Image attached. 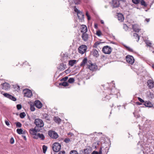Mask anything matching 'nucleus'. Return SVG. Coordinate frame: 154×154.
I'll list each match as a JSON object with an SVG mask.
<instances>
[{"instance_id": "nucleus-56", "label": "nucleus", "mask_w": 154, "mask_h": 154, "mask_svg": "<svg viewBox=\"0 0 154 154\" xmlns=\"http://www.w3.org/2000/svg\"><path fill=\"white\" fill-rule=\"evenodd\" d=\"M10 143L12 144L14 143V140L13 137L11 138L10 140Z\"/></svg>"}, {"instance_id": "nucleus-59", "label": "nucleus", "mask_w": 154, "mask_h": 154, "mask_svg": "<svg viewBox=\"0 0 154 154\" xmlns=\"http://www.w3.org/2000/svg\"><path fill=\"white\" fill-rule=\"evenodd\" d=\"M58 154H65V151H62L60 152Z\"/></svg>"}, {"instance_id": "nucleus-15", "label": "nucleus", "mask_w": 154, "mask_h": 154, "mask_svg": "<svg viewBox=\"0 0 154 154\" xmlns=\"http://www.w3.org/2000/svg\"><path fill=\"white\" fill-rule=\"evenodd\" d=\"M35 106L38 109L41 108L42 106V104L41 102L38 100H35L34 103Z\"/></svg>"}, {"instance_id": "nucleus-34", "label": "nucleus", "mask_w": 154, "mask_h": 154, "mask_svg": "<svg viewBox=\"0 0 154 154\" xmlns=\"http://www.w3.org/2000/svg\"><path fill=\"white\" fill-rule=\"evenodd\" d=\"M35 105L34 103H32L30 104V109L32 111H35V109L34 107Z\"/></svg>"}, {"instance_id": "nucleus-62", "label": "nucleus", "mask_w": 154, "mask_h": 154, "mask_svg": "<svg viewBox=\"0 0 154 154\" xmlns=\"http://www.w3.org/2000/svg\"><path fill=\"white\" fill-rule=\"evenodd\" d=\"M136 103L138 105H141L142 104V103L140 102H136Z\"/></svg>"}, {"instance_id": "nucleus-18", "label": "nucleus", "mask_w": 154, "mask_h": 154, "mask_svg": "<svg viewBox=\"0 0 154 154\" xmlns=\"http://www.w3.org/2000/svg\"><path fill=\"white\" fill-rule=\"evenodd\" d=\"M117 16L119 20L121 22L123 21L124 19V18L123 15L122 14L120 13H117Z\"/></svg>"}, {"instance_id": "nucleus-5", "label": "nucleus", "mask_w": 154, "mask_h": 154, "mask_svg": "<svg viewBox=\"0 0 154 154\" xmlns=\"http://www.w3.org/2000/svg\"><path fill=\"white\" fill-rule=\"evenodd\" d=\"M87 67L91 71H94L98 70V66L95 63H94L91 64H88V63H87Z\"/></svg>"}, {"instance_id": "nucleus-11", "label": "nucleus", "mask_w": 154, "mask_h": 154, "mask_svg": "<svg viewBox=\"0 0 154 154\" xmlns=\"http://www.w3.org/2000/svg\"><path fill=\"white\" fill-rule=\"evenodd\" d=\"M23 91L24 93V96L28 97H30L32 95V91L29 89H24Z\"/></svg>"}, {"instance_id": "nucleus-47", "label": "nucleus", "mask_w": 154, "mask_h": 154, "mask_svg": "<svg viewBox=\"0 0 154 154\" xmlns=\"http://www.w3.org/2000/svg\"><path fill=\"white\" fill-rule=\"evenodd\" d=\"M148 97L151 99L153 98L154 97L153 94L151 92H149V94H148Z\"/></svg>"}, {"instance_id": "nucleus-64", "label": "nucleus", "mask_w": 154, "mask_h": 154, "mask_svg": "<svg viewBox=\"0 0 154 154\" xmlns=\"http://www.w3.org/2000/svg\"><path fill=\"white\" fill-rule=\"evenodd\" d=\"M88 64H93V63H92V62L91 60H88Z\"/></svg>"}, {"instance_id": "nucleus-61", "label": "nucleus", "mask_w": 154, "mask_h": 154, "mask_svg": "<svg viewBox=\"0 0 154 154\" xmlns=\"http://www.w3.org/2000/svg\"><path fill=\"white\" fill-rule=\"evenodd\" d=\"M15 86L16 87H17V89H16V90H19L20 89V87L18 85H15Z\"/></svg>"}, {"instance_id": "nucleus-7", "label": "nucleus", "mask_w": 154, "mask_h": 154, "mask_svg": "<svg viewBox=\"0 0 154 154\" xmlns=\"http://www.w3.org/2000/svg\"><path fill=\"white\" fill-rule=\"evenodd\" d=\"M34 123L36 126L38 127L42 128L44 126L43 121L41 119H38L35 120Z\"/></svg>"}, {"instance_id": "nucleus-29", "label": "nucleus", "mask_w": 154, "mask_h": 154, "mask_svg": "<svg viewBox=\"0 0 154 154\" xmlns=\"http://www.w3.org/2000/svg\"><path fill=\"white\" fill-rule=\"evenodd\" d=\"M133 36L134 37V38L136 39V41L137 42H138L139 40L140 36L139 35L137 34L136 33H134Z\"/></svg>"}, {"instance_id": "nucleus-13", "label": "nucleus", "mask_w": 154, "mask_h": 154, "mask_svg": "<svg viewBox=\"0 0 154 154\" xmlns=\"http://www.w3.org/2000/svg\"><path fill=\"white\" fill-rule=\"evenodd\" d=\"M147 83L148 87L149 89H152L154 87V82L152 80H148L147 81Z\"/></svg>"}, {"instance_id": "nucleus-2", "label": "nucleus", "mask_w": 154, "mask_h": 154, "mask_svg": "<svg viewBox=\"0 0 154 154\" xmlns=\"http://www.w3.org/2000/svg\"><path fill=\"white\" fill-rule=\"evenodd\" d=\"M52 148L54 152H57L61 149V145L58 143H55L53 144Z\"/></svg>"}, {"instance_id": "nucleus-39", "label": "nucleus", "mask_w": 154, "mask_h": 154, "mask_svg": "<svg viewBox=\"0 0 154 154\" xmlns=\"http://www.w3.org/2000/svg\"><path fill=\"white\" fill-rule=\"evenodd\" d=\"M145 43L147 46L151 47V45L152 44V43L148 40H146Z\"/></svg>"}, {"instance_id": "nucleus-37", "label": "nucleus", "mask_w": 154, "mask_h": 154, "mask_svg": "<svg viewBox=\"0 0 154 154\" xmlns=\"http://www.w3.org/2000/svg\"><path fill=\"white\" fill-rule=\"evenodd\" d=\"M26 116V114L24 112H22L20 113V116L21 119L23 118Z\"/></svg>"}, {"instance_id": "nucleus-52", "label": "nucleus", "mask_w": 154, "mask_h": 154, "mask_svg": "<svg viewBox=\"0 0 154 154\" xmlns=\"http://www.w3.org/2000/svg\"><path fill=\"white\" fill-rule=\"evenodd\" d=\"M68 79V77L67 76H65L63 78L61 79L60 80V81H66Z\"/></svg>"}, {"instance_id": "nucleus-54", "label": "nucleus", "mask_w": 154, "mask_h": 154, "mask_svg": "<svg viewBox=\"0 0 154 154\" xmlns=\"http://www.w3.org/2000/svg\"><path fill=\"white\" fill-rule=\"evenodd\" d=\"M70 154H77V151L76 150H72L70 152Z\"/></svg>"}, {"instance_id": "nucleus-55", "label": "nucleus", "mask_w": 154, "mask_h": 154, "mask_svg": "<svg viewBox=\"0 0 154 154\" xmlns=\"http://www.w3.org/2000/svg\"><path fill=\"white\" fill-rule=\"evenodd\" d=\"M34 136L33 137V138L36 139H37L38 138V133L37 134H34Z\"/></svg>"}, {"instance_id": "nucleus-43", "label": "nucleus", "mask_w": 154, "mask_h": 154, "mask_svg": "<svg viewBox=\"0 0 154 154\" xmlns=\"http://www.w3.org/2000/svg\"><path fill=\"white\" fill-rule=\"evenodd\" d=\"M15 124L17 128H20L22 126V124L20 122H16Z\"/></svg>"}, {"instance_id": "nucleus-44", "label": "nucleus", "mask_w": 154, "mask_h": 154, "mask_svg": "<svg viewBox=\"0 0 154 154\" xmlns=\"http://www.w3.org/2000/svg\"><path fill=\"white\" fill-rule=\"evenodd\" d=\"M133 3L135 4H137L140 3V0H132Z\"/></svg>"}, {"instance_id": "nucleus-51", "label": "nucleus", "mask_w": 154, "mask_h": 154, "mask_svg": "<svg viewBox=\"0 0 154 154\" xmlns=\"http://www.w3.org/2000/svg\"><path fill=\"white\" fill-rule=\"evenodd\" d=\"M126 49L128 51L131 52H134L133 50L128 47H126Z\"/></svg>"}, {"instance_id": "nucleus-20", "label": "nucleus", "mask_w": 154, "mask_h": 154, "mask_svg": "<svg viewBox=\"0 0 154 154\" xmlns=\"http://www.w3.org/2000/svg\"><path fill=\"white\" fill-rule=\"evenodd\" d=\"M132 28L134 31L136 32H138L140 30L138 28V26L137 24L132 25Z\"/></svg>"}, {"instance_id": "nucleus-46", "label": "nucleus", "mask_w": 154, "mask_h": 154, "mask_svg": "<svg viewBox=\"0 0 154 154\" xmlns=\"http://www.w3.org/2000/svg\"><path fill=\"white\" fill-rule=\"evenodd\" d=\"M96 34L98 36H100L102 34V32L100 30L97 31Z\"/></svg>"}, {"instance_id": "nucleus-26", "label": "nucleus", "mask_w": 154, "mask_h": 154, "mask_svg": "<svg viewBox=\"0 0 154 154\" xmlns=\"http://www.w3.org/2000/svg\"><path fill=\"white\" fill-rule=\"evenodd\" d=\"M74 11H75V13L73 12L74 14V21L75 22L76 21V19H77V17H76V15H77V8H76V6H74Z\"/></svg>"}, {"instance_id": "nucleus-49", "label": "nucleus", "mask_w": 154, "mask_h": 154, "mask_svg": "<svg viewBox=\"0 0 154 154\" xmlns=\"http://www.w3.org/2000/svg\"><path fill=\"white\" fill-rule=\"evenodd\" d=\"M64 141L65 143H69V142H70L71 140L69 138H66L64 139Z\"/></svg>"}, {"instance_id": "nucleus-38", "label": "nucleus", "mask_w": 154, "mask_h": 154, "mask_svg": "<svg viewBox=\"0 0 154 154\" xmlns=\"http://www.w3.org/2000/svg\"><path fill=\"white\" fill-rule=\"evenodd\" d=\"M47 147L45 146V145H44L42 146V149L43 151V152L44 153H45L47 149Z\"/></svg>"}, {"instance_id": "nucleus-21", "label": "nucleus", "mask_w": 154, "mask_h": 154, "mask_svg": "<svg viewBox=\"0 0 154 154\" xmlns=\"http://www.w3.org/2000/svg\"><path fill=\"white\" fill-rule=\"evenodd\" d=\"M92 55L94 57L96 58L98 57L99 54H98V51L96 49H93L92 51Z\"/></svg>"}, {"instance_id": "nucleus-12", "label": "nucleus", "mask_w": 154, "mask_h": 154, "mask_svg": "<svg viewBox=\"0 0 154 154\" xmlns=\"http://www.w3.org/2000/svg\"><path fill=\"white\" fill-rule=\"evenodd\" d=\"M82 151V154H88L90 153L92 150V149L90 146H87Z\"/></svg>"}, {"instance_id": "nucleus-63", "label": "nucleus", "mask_w": 154, "mask_h": 154, "mask_svg": "<svg viewBox=\"0 0 154 154\" xmlns=\"http://www.w3.org/2000/svg\"><path fill=\"white\" fill-rule=\"evenodd\" d=\"M94 28L96 29H97V28H98V26H97V23H95L94 24Z\"/></svg>"}, {"instance_id": "nucleus-57", "label": "nucleus", "mask_w": 154, "mask_h": 154, "mask_svg": "<svg viewBox=\"0 0 154 154\" xmlns=\"http://www.w3.org/2000/svg\"><path fill=\"white\" fill-rule=\"evenodd\" d=\"M138 100H139V101L141 103H144V102H145L141 98H140V97H138Z\"/></svg>"}, {"instance_id": "nucleus-58", "label": "nucleus", "mask_w": 154, "mask_h": 154, "mask_svg": "<svg viewBox=\"0 0 154 154\" xmlns=\"http://www.w3.org/2000/svg\"><path fill=\"white\" fill-rule=\"evenodd\" d=\"M70 72V70L67 69L66 70H65L64 71V72L66 74H68V73H69Z\"/></svg>"}, {"instance_id": "nucleus-31", "label": "nucleus", "mask_w": 154, "mask_h": 154, "mask_svg": "<svg viewBox=\"0 0 154 154\" xmlns=\"http://www.w3.org/2000/svg\"><path fill=\"white\" fill-rule=\"evenodd\" d=\"M76 61V60H69L68 62H69V65L71 66H72L75 63Z\"/></svg>"}, {"instance_id": "nucleus-60", "label": "nucleus", "mask_w": 154, "mask_h": 154, "mask_svg": "<svg viewBox=\"0 0 154 154\" xmlns=\"http://www.w3.org/2000/svg\"><path fill=\"white\" fill-rule=\"evenodd\" d=\"M5 122L6 125H7V126H9L10 125V124L9 122L7 121H5Z\"/></svg>"}, {"instance_id": "nucleus-17", "label": "nucleus", "mask_w": 154, "mask_h": 154, "mask_svg": "<svg viewBox=\"0 0 154 154\" xmlns=\"http://www.w3.org/2000/svg\"><path fill=\"white\" fill-rule=\"evenodd\" d=\"M80 28L81 32L82 33L85 32H87L88 31V28L87 26L84 24H82Z\"/></svg>"}, {"instance_id": "nucleus-41", "label": "nucleus", "mask_w": 154, "mask_h": 154, "mask_svg": "<svg viewBox=\"0 0 154 154\" xmlns=\"http://www.w3.org/2000/svg\"><path fill=\"white\" fill-rule=\"evenodd\" d=\"M3 94L5 97L8 98L9 99L10 98L11 96V95L8 93H4Z\"/></svg>"}, {"instance_id": "nucleus-4", "label": "nucleus", "mask_w": 154, "mask_h": 154, "mask_svg": "<svg viewBox=\"0 0 154 154\" xmlns=\"http://www.w3.org/2000/svg\"><path fill=\"white\" fill-rule=\"evenodd\" d=\"M112 49L108 45L104 46L102 50V52L105 54H109L112 52Z\"/></svg>"}, {"instance_id": "nucleus-36", "label": "nucleus", "mask_w": 154, "mask_h": 154, "mask_svg": "<svg viewBox=\"0 0 154 154\" xmlns=\"http://www.w3.org/2000/svg\"><path fill=\"white\" fill-rule=\"evenodd\" d=\"M102 43L101 42H96L94 43L93 46V47L97 48L98 45Z\"/></svg>"}, {"instance_id": "nucleus-1", "label": "nucleus", "mask_w": 154, "mask_h": 154, "mask_svg": "<svg viewBox=\"0 0 154 154\" xmlns=\"http://www.w3.org/2000/svg\"><path fill=\"white\" fill-rule=\"evenodd\" d=\"M61 57L60 60L63 63H66L69 61V57L68 56V54L67 53H63L61 54Z\"/></svg>"}, {"instance_id": "nucleus-33", "label": "nucleus", "mask_w": 154, "mask_h": 154, "mask_svg": "<svg viewBox=\"0 0 154 154\" xmlns=\"http://www.w3.org/2000/svg\"><path fill=\"white\" fill-rule=\"evenodd\" d=\"M140 4L142 5L143 6L145 7H146L147 6V4L146 3L144 0H140Z\"/></svg>"}, {"instance_id": "nucleus-48", "label": "nucleus", "mask_w": 154, "mask_h": 154, "mask_svg": "<svg viewBox=\"0 0 154 154\" xmlns=\"http://www.w3.org/2000/svg\"><path fill=\"white\" fill-rule=\"evenodd\" d=\"M10 99L13 101H16L17 100L16 98L14 96L11 95L10 98H9Z\"/></svg>"}, {"instance_id": "nucleus-32", "label": "nucleus", "mask_w": 154, "mask_h": 154, "mask_svg": "<svg viewBox=\"0 0 154 154\" xmlns=\"http://www.w3.org/2000/svg\"><path fill=\"white\" fill-rule=\"evenodd\" d=\"M68 83L67 82H63L60 83H59V85L63 86L64 87H66L68 86Z\"/></svg>"}, {"instance_id": "nucleus-25", "label": "nucleus", "mask_w": 154, "mask_h": 154, "mask_svg": "<svg viewBox=\"0 0 154 154\" xmlns=\"http://www.w3.org/2000/svg\"><path fill=\"white\" fill-rule=\"evenodd\" d=\"M42 118L43 119H45L48 121L50 120L49 117L48 115L46 113L42 114Z\"/></svg>"}, {"instance_id": "nucleus-28", "label": "nucleus", "mask_w": 154, "mask_h": 154, "mask_svg": "<svg viewBox=\"0 0 154 154\" xmlns=\"http://www.w3.org/2000/svg\"><path fill=\"white\" fill-rule=\"evenodd\" d=\"M102 147L101 146L99 149V151L98 152L97 151H94L91 153V154H102Z\"/></svg>"}, {"instance_id": "nucleus-9", "label": "nucleus", "mask_w": 154, "mask_h": 154, "mask_svg": "<svg viewBox=\"0 0 154 154\" xmlns=\"http://www.w3.org/2000/svg\"><path fill=\"white\" fill-rule=\"evenodd\" d=\"M48 135L52 138L57 139L58 137V135L57 134L55 131L50 130L48 131Z\"/></svg>"}, {"instance_id": "nucleus-3", "label": "nucleus", "mask_w": 154, "mask_h": 154, "mask_svg": "<svg viewBox=\"0 0 154 154\" xmlns=\"http://www.w3.org/2000/svg\"><path fill=\"white\" fill-rule=\"evenodd\" d=\"M87 49L86 45H82L79 46L78 49V52L80 53L83 54L86 52Z\"/></svg>"}, {"instance_id": "nucleus-6", "label": "nucleus", "mask_w": 154, "mask_h": 154, "mask_svg": "<svg viewBox=\"0 0 154 154\" xmlns=\"http://www.w3.org/2000/svg\"><path fill=\"white\" fill-rule=\"evenodd\" d=\"M84 14L82 11L78 9V18L79 20V22L82 23L84 21Z\"/></svg>"}, {"instance_id": "nucleus-19", "label": "nucleus", "mask_w": 154, "mask_h": 154, "mask_svg": "<svg viewBox=\"0 0 154 154\" xmlns=\"http://www.w3.org/2000/svg\"><path fill=\"white\" fill-rule=\"evenodd\" d=\"M3 86V89H4L5 90H7L9 89L10 88V85L8 83L5 82L3 84H2Z\"/></svg>"}, {"instance_id": "nucleus-30", "label": "nucleus", "mask_w": 154, "mask_h": 154, "mask_svg": "<svg viewBox=\"0 0 154 154\" xmlns=\"http://www.w3.org/2000/svg\"><path fill=\"white\" fill-rule=\"evenodd\" d=\"M87 62V57H85L84 58L83 60H82V62L80 66H85V65L86 63Z\"/></svg>"}, {"instance_id": "nucleus-50", "label": "nucleus", "mask_w": 154, "mask_h": 154, "mask_svg": "<svg viewBox=\"0 0 154 154\" xmlns=\"http://www.w3.org/2000/svg\"><path fill=\"white\" fill-rule=\"evenodd\" d=\"M123 28L124 29H125V30L126 31L128 30V27L127 26V24H123Z\"/></svg>"}, {"instance_id": "nucleus-42", "label": "nucleus", "mask_w": 154, "mask_h": 154, "mask_svg": "<svg viewBox=\"0 0 154 154\" xmlns=\"http://www.w3.org/2000/svg\"><path fill=\"white\" fill-rule=\"evenodd\" d=\"M74 81L75 80L73 78H70L68 80V82L70 83H73Z\"/></svg>"}, {"instance_id": "nucleus-40", "label": "nucleus", "mask_w": 154, "mask_h": 154, "mask_svg": "<svg viewBox=\"0 0 154 154\" xmlns=\"http://www.w3.org/2000/svg\"><path fill=\"white\" fill-rule=\"evenodd\" d=\"M17 132L19 134H21L22 133L23 130L21 128L17 129Z\"/></svg>"}, {"instance_id": "nucleus-22", "label": "nucleus", "mask_w": 154, "mask_h": 154, "mask_svg": "<svg viewBox=\"0 0 154 154\" xmlns=\"http://www.w3.org/2000/svg\"><path fill=\"white\" fill-rule=\"evenodd\" d=\"M143 105L146 107H151L152 106V104L149 101H146L145 102L143 103Z\"/></svg>"}, {"instance_id": "nucleus-8", "label": "nucleus", "mask_w": 154, "mask_h": 154, "mask_svg": "<svg viewBox=\"0 0 154 154\" xmlns=\"http://www.w3.org/2000/svg\"><path fill=\"white\" fill-rule=\"evenodd\" d=\"M126 61L132 65L134 62V57L131 55H128L125 57Z\"/></svg>"}, {"instance_id": "nucleus-16", "label": "nucleus", "mask_w": 154, "mask_h": 154, "mask_svg": "<svg viewBox=\"0 0 154 154\" xmlns=\"http://www.w3.org/2000/svg\"><path fill=\"white\" fill-rule=\"evenodd\" d=\"M82 33L81 37L82 40L85 42L87 41L88 38V34L86 33V32H85Z\"/></svg>"}, {"instance_id": "nucleus-23", "label": "nucleus", "mask_w": 154, "mask_h": 154, "mask_svg": "<svg viewBox=\"0 0 154 154\" xmlns=\"http://www.w3.org/2000/svg\"><path fill=\"white\" fill-rule=\"evenodd\" d=\"M36 127L35 128L33 129L32 128L30 129L29 130V133H30L32 135H34L36 134V132L37 131H38L37 130H36Z\"/></svg>"}, {"instance_id": "nucleus-27", "label": "nucleus", "mask_w": 154, "mask_h": 154, "mask_svg": "<svg viewBox=\"0 0 154 154\" xmlns=\"http://www.w3.org/2000/svg\"><path fill=\"white\" fill-rule=\"evenodd\" d=\"M54 120L56 123L60 124L61 122V119L58 116H55L54 118Z\"/></svg>"}, {"instance_id": "nucleus-53", "label": "nucleus", "mask_w": 154, "mask_h": 154, "mask_svg": "<svg viewBox=\"0 0 154 154\" xmlns=\"http://www.w3.org/2000/svg\"><path fill=\"white\" fill-rule=\"evenodd\" d=\"M17 108L18 110L22 108V106L20 104H19L17 105Z\"/></svg>"}, {"instance_id": "nucleus-14", "label": "nucleus", "mask_w": 154, "mask_h": 154, "mask_svg": "<svg viewBox=\"0 0 154 154\" xmlns=\"http://www.w3.org/2000/svg\"><path fill=\"white\" fill-rule=\"evenodd\" d=\"M57 69L60 71H63L67 68L66 64L61 63L57 67Z\"/></svg>"}, {"instance_id": "nucleus-10", "label": "nucleus", "mask_w": 154, "mask_h": 154, "mask_svg": "<svg viewBox=\"0 0 154 154\" xmlns=\"http://www.w3.org/2000/svg\"><path fill=\"white\" fill-rule=\"evenodd\" d=\"M111 6L113 8L119 7L120 3L119 0H112L111 3Z\"/></svg>"}, {"instance_id": "nucleus-35", "label": "nucleus", "mask_w": 154, "mask_h": 154, "mask_svg": "<svg viewBox=\"0 0 154 154\" xmlns=\"http://www.w3.org/2000/svg\"><path fill=\"white\" fill-rule=\"evenodd\" d=\"M38 137L40 138L42 140H43L45 139V137L43 134L38 133Z\"/></svg>"}, {"instance_id": "nucleus-45", "label": "nucleus", "mask_w": 154, "mask_h": 154, "mask_svg": "<svg viewBox=\"0 0 154 154\" xmlns=\"http://www.w3.org/2000/svg\"><path fill=\"white\" fill-rule=\"evenodd\" d=\"M86 15L87 17L88 20H90L91 19V17L88 11H87L86 12Z\"/></svg>"}, {"instance_id": "nucleus-24", "label": "nucleus", "mask_w": 154, "mask_h": 154, "mask_svg": "<svg viewBox=\"0 0 154 154\" xmlns=\"http://www.w3.org/2000/svg\"><path fill=\"white\" fill-rule=\"evenodd\" d=\"M103 98H102L103 101H107V100H109L111 98L110 96L107 95H103Z\"/></svg>"}]
</instances>
